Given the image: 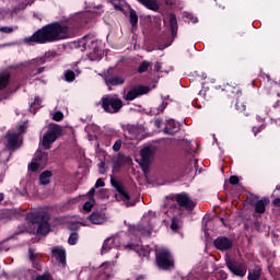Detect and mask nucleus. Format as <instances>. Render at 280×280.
Wrapping results in <instances>:
<instances>
[{"label": "nucleus", "instance_id": "40", "mask_svg": "<svg viewBox=\"0 0 280 280\" xmlns=\"http://www.w3.org/2000/svg\"><path fill=\"white\" fill-rule=\"evenodd\" d=\"M43 167L34 158L31 163H28L30 172H38Z\"/></svg>", "mask_w": 280, "mask_h": 280}, {"label": "nucleus", "instance_id": "26", "mask_svg": "<svg viewBox=\"0 0 280 280\" xmlns=\"http://www.w3.org/2000/svg\"><path fill=\"white\" fill-rule=\"evenodd\" d=\"M115 246V238L113 237H108L104 241L102 249H101V254L102 255H106V253H108V250H112V248Z\"/></svg>", "mask_w": 280, "mask_h": 280}, {"label": "nucleus", "instance_id": "63", "mask_svg": "<svg viewBox=\"0 0 280 280\" xmlns=\"http://www.w3.org/2000/svg\"><path fill=\"white\" fill-rule=\"evenodd\" d=\"M276 190L280 191V186L279 185L276 186Z\"/></svg>", "mask_w": 280, "mask_h": 280}, {"label": "nucleus", "instance_id": "19", "mask_svg": "<svg viewBox=\"0 0 280 280\" xmlns=\"http://www.w3.org/2000/svg\"><path fill=\"white\" fill-rule=\"evenodd\" d=\"M42 167H45L49 161V153L38 149L33 158Z\"/></svg>", "mask_w": 280, "mask_h": 280}, {"label": "nucleus", "instance_id": "4", "mask_svg": "<svg viewBox=\"0 0 280 280\" xmlns=\"http://www.w3.org/2000/svg\"><path fill=\"white\" fill-rule=\"evenodd\" d=\"M155 266L159 270H172L175 266L174 255L170 249H159L155 252Z\"/></svg>", "mask_w": 280, "mask_h": 280}, {"label": "nucleus", "instance_id": "55", "mask_svg": "<svg viewBox=\"0 0 280 280\" xmlns=\"http://www.w3.org/2000/svg\"><path fill=\"white\" fill-rule=\"evenodd\" d=\"M161 67H162V65H161V62H155V65H154V71H156V73H159L160 71H161Z\"/></svg>", "mask_w": 280, "mask_h": 280}, {"label": "nucleus", "instance_id": "24", "mask_svg": "<svg viewBox=\"0 0 280 280\" xmlns=\"http://www.w3.org/2000/svg\"><path fill=\"white\" fill-rule=\"evenodd\" d=\"M170 27L172 37L175 38L176 34H178V20H176V14H170Z\"/></svg>", "mask_w": 280, "mask_h": 280}, {"label": "nucleus", "instance_id": "52", "mask_svg": "<svg viewBox=\"0 0 280 280\" xmlns=\"http://www.w3.org/2000/svg\"><path fill=\"white\" fill-rule=\"evenodd\" d=\"M220 277L219 280H228L229 279V273H226L224 270H221L219 272Z\"/></svg>", "mask_w": 280, "mask_h": 280}, {"label": "nucleus", "instance_id": "64", "mask_svg": "<svg viewBox=\"0 0 280 280\" xmlns=\"http://www.w3.org/2000/svg\"><path fill=\"white\" fill-rule=\"evenodd\" d=\"M253 132H255V135H257V128H253Z\"/></svg>", "mask_w": 280, "mask_h": 280}, {"label": "nucleus", "instance_id": "38", "mask_svg": "<svg viewBox=\"0 0 280 280\" xmlns=\"http://www.w3.org/2000/svg\"><path fill=\"white\" fill-rule=\"evenodd\" d=\"M78 240H80V235L78 234V232H72L70 233V236L68 238V244L70 246H75V244H78Z\"/></svg>", "mask_w": 280, "mask_h": 280}, {"label": "nucleus", "instance_id": "42", "mask_svg": "<svg viewBox=\"0 0 280 280\" xmlns=\"http://www.w3.org/2000/svg\"><path fill=\"white\" fill-rule=\"evenodd\" d=\"M247 202L250 207H253L258 200H259V196L255 195V194H249L247 195Z\"/></svg>", "mask_w": 280, "mask_h": 280}, {"label": "nucleus", "instance_id": "34", "mask_svg": "<svg viewBox=\"0 0 280 280\" xmlns=\"http://www.w3.org/2000/svg\"><path fill=\"white\" fill-rule=\"evenodd\" d=\"M129 21L132 27H137L139 23V15H137V11H135V9H130L129 11Z\"/></svg>", "mask_w": 280, "mask_h": 280}, {"label": "nucleus", "instance_id": "9", "mask_svg": "<svg viewBox=\"0 0 280 280\" xmlns=\"http://www.w3.org/2000/svg\"><path fill=\"white\" fill-rule=\"evenodd\" d=\"M104 80L107 86H121L126 83V78L113 73V69L107 70Z\"/></svg>", "mask_w": 280, "mask_h": 280}, {"label": "nucleus", "instance_id": "8", "mask_svg": "<svg viewBox=\"0 0 280 280\" xmlns=\"http://www.w3.org/2000/svg\"><path fill=\"white\" fill-rule=\"evenodd\" d=\"M173 199L177 202L179 209H185L189 213L196 209V202L187 192H179L173 196Z\"/></svg>", "mask_w": 280, "mask_h": 280}, {"label": "nucleus", "instance_id": "47", "mask_svg": "<svg viewBox=\"0 0 280 280\" xmlns=\"http://www.w3.org/2000/svg\"><path fill=\"white\" fill-rule=\"evenodd\" d=\"M95 202L93 201H86L84 205H83V210L86 211L89 213V211H91V209H93Z\"/></svg>", "mask_w": 280, "mask_h": 280}, {"label": "nucleus", "instance_id": "11", "mask_svg": "<svg viewBox=\"0 0 280 280\" xmlns=\"http://www.w3.org/2000/svg\"><path fill=\"white\" fill-rule=\"evenodd\" d=\"M125 248L129 250H133L135 253H137L139 257H144L145 259H150V253H152V249L150 248V246L139 245L135 243L125 245Z\"/></svg>", "mask_w": 280, "mask_h": 280}, {"label": "nucleus", "instance_id": "48", "mask_svg": "<svg viewBox=\"0 0 280 280\" xmlns=\"http://www.w3.org/2000/svg\"><path fill=\"white\" fill-rule=\"evenodd\" d=\"M121 139H117L113 145L114 152H119L121 150Z\"/></svg>", "mask_w": 280, "mask_h": 280}, {"label": "nucleus", "instance_id": "60", "mask_svg": "<svg viewBox=\"0 0 280 280\" xmlns=\"http://www.w3.org/2000/svg\"><path fill=\"white\" fill-rule=\"evenodd\" d=\"M136 280H145V276H138Z\"/></svg>", "mask_w": 280, "mask_h": 280}, {"label": "nucleus", "instance_id": "10", "mask_svg": "<svg viewBox=\"0 0 280 280\" xmlns=\"http://www.w3.org/2000/svg\"><path fill=\"white\" fill-rule=\"evenodd\" d=\"M150 93V86L147 85H138L129 90L125 96L126 102H132L140 97V95H148Z\"/></svg>", "mask_w": 280, "mask_h": 280}, {"label": "nucleus", "instance_id": "7", "mask_svg": "<svg viewBox=\"0 0 280 280\" xmlns=\"http://www.w3.org/2000/svg\"><path fill=\"white\" fill-rule=\"evenodd\" d=\"M225 266L230 272L234 275V277H240L241 279H244V277H246V272L248 271L246 264L229 257L225 259Z\"/></svg>", "mask_w": 280, "mask_h": 280}, {"label": "nucleus", "instance_id": "20", "mask_svg": "<svg viewBox=\"0 0 280 280\" xmlns=\"http://www.w3.org/2000/svg\"><path fill=\"white\" fill-rule=\"evenodd\" d=\"M112 272H113V267L110 265V261L103 262L100 270V279L101 280L110 279Z\"/></svg>", "mask_w": 280, "mask_h": 280}, {"label": "nucleus", "instance_id": "36", "mask_svg": "<svg viewBox=\"0 0 280 280\" xmlns=\"http://www.w3.org/2000/svg\"><path fill=\"white\" fill-rule=\"evenodd\" d=\"M43 107V100H40L38 96L34 98V102L31 104V110L33 108L34 115H36V109Z\"/></svg>", "mask_w": 280, "mask_h": 280}, {"label": "nucleus", "instance_id": "61", "mask_svg": "<svg viewBox=\"0 0 280 280\" xmlns=\"http://www.w3.org/2000/svg\"><path fill=\"white\" fill-rule=\"evenodd\" d=\"M3 198H4L3 192H0V202H3Z\"/></svg>", "mask_w": 280, "mask_h": 280}, {"label": "nucleus", "instance_id": "6", "mask_svg": "<svg viewBox=\"0 0 280 280\" xmlns=\"http://www.w3.org/2000/svg\"><path fill=\"white\" fill-rule=\"evenodd\" d=\"M58 137H62V126L50 125L49 130L44 133L42 139L44 150H50L51 145L58 140Z\"/></svg>", "mask_w": 280, "mask_h": 280}, {"label": "nucleus", "instance_id": "16", "mask_svg": "<svg viewBox=\"0 0 280 280\" xmlns=\"http://www.w3.org/2000/svg\"><path fill=\"white\" fill-rule=\"evenodd\" d=\"M180 130V124L176 122V120L174 119H168L166 121V126L163 130L164 135H171L172 137H174V135L176 132H179Z\"/></svg>", "mask_w": 280, "mask_h": 280}, {"label": "nucleus", "instance_id": "62", "mask_svg": "<svg viewBox=\"0 0 280 280\" xmlns=\"http://www.w3.org/2000/svg\"><path fill=\"white\" fill-rule=\"evenodd\" d=\"M220 222H222L223 226H226V223H224V218H220Z\"/></svg>", "mask_w": 280, "mask_h": 280}, {"label": "nucleus", "instance_id": "31", "mask_svg": "<svg viewBox=\"0 0 280 280\" xmlns=\"http://www.w3.org/2000/svg\"><path fill=\"white\" fill-rule=\"evenodd\" d=\"M51 176H54V174L51 173V171H44L40 175H39V183L42 185H49V178H51Z\"/></svg>", "mask_w": 280, "mask_h": 280}, {"label": "nucleus", "instance_id": "27", "mask_svg": "<svg viewBox=\"0 0 280 280\" xmlns=\"http://www.w3.org/2000/svg\"><path fill=\"white\" fill-rule=\"evenodd\" d=\"M90 40H91V36L85 35L77 42V47L81 49V51H86L89 49Z\"/></svg>", "mask_w": 280, "mask_h": 280}, {"label": "nucleus", "instance_id": "32", "mask_svg": "<svg viewBox=\"0 0 280 280\" xmlns=\"http://www.w3.org/2000/svg\"><path fill=\"white\" fill-rule=\"evenodd\" d=\"M124 131L128 132L130 137H137V135H139V127L135 125H127L125 126Z\"/></svg>", "mask_w": 280, "mask_h": 280}, {"label": "nucleus", "instance_id": "25", "mask_svg": "<svg viewBox=\"0 0 280 280\" xmlns=\"http://www.w3.org/2000/svg\"><path fill=\"white\" fill-rule=\"evenodd\" d=\"M261 272H262L261 267L255 266L253 269L248 270L247 279L248 280H259V279H261Z\"/></svg>", "mask_w": 280, "mask_h": 280}, {"label": "nucleus", "instance_id": "15", "mask_svg": "<svg viewBox=\"0 0 280 280\" xmlns=\"http://www.w3.org/2000/svg\"><path fill=\"white\" fill-rule=\"evenodd\" d=\"M91 224H104L106 222V212L104 210H95L89 215Z\"/></svg>", "mask_w": 280, "mask_h": 280}, {"label": "nucleus", "instance_id": "33", "mask_svg": "<svg viewBox=\"0 0 280 280\" xmlns=\"http://www.w3.org/2000/svg\"><path fill=\"white\" fill-rule=\"evenodd\" d=\"M130 161H132L130 158L126 155H119L115 161V165L116 167H124V165L128 164Z\"/></svg>", "mask_w": 280, "mask_h": 280}, {"label": "nucleus", "instance_id": "30", "mask_svg": "<svg viewBox=\"0 0 280 280\" xmlns=\"http://www.w3.org/2000/svg\"><path fill=\"white\" fill-rule=\"evenodd\" d=\"M10 73H0V91L8 89V85L10 84Z\"/></svg>", "mask_w": 280, "mask_h": 280}, {"label": "nucleus", "instance_id": "39", "mask_svg": "<svg viewBox=\"0 0 280 280\" xmlns=\"http://www.w3.org/2000/svg\"><path fill=\"white\" fill-rule=\"evenodd\" d=\"M63 75L66 82H73L75 80V72L73 70H66Z\"/></svg>", "mask_w": 280, "mask_h": 280}, {"label": "nucleus", "instance_id": "12", "mask_svg": "<svg viewBox=\"0 0 280 280\" xmlns=\"http://www.w3.org/2000/svg\"><path fill=\"white\" fill-rule=\"evenodd\" d=\"M213 246L214 248H217V250H221L222 253H224L233 248V240L226 236H219L213 241Z\"/></svg>", "mask_w": 280, "mask_h": 280}, {"label": "nucleus", "instance_id": "57", "mask_svg": "<svg viewBox=\"0 0 280 280\" xmlns=\"http://www.w3.org/2000/svg\"><path fill=\"white\" fill-rule=\"evenodd\" d=\"M163 124V121L161 119H155L154 120V126L155 128H161V125Z\"/></svg>", "mask_w": 280, "mask_h": 280}, {"label": "nucleus", "instance_id": "1", "mask_svg": "<svg viewBox=\"0 0 280 280\" xmlns=\"http://www.w3.org/2000/svg\"><path fill=\"white\" fill-rule=\"evenodd\" d=\"M82 26L79 16L70 18L65 21L51 22L37 30L32 36L25 37L26 45H47V43H59L75 38Z\"/></svg>", "mask_w": 280, "mask_h": 280}, {"label": "nucleus", "instance_id": "50", "mask_svg": "<svg viewBox=\"0 0 280 280\" xmlns=\"http://www.w3.org/2000/svg\"><path fill=\"white\" fill-rule=\"evenodd\" d=\"M240 184V177L236 175L230 176V185H238Z\"/></svg>", "mask_w": 280, "mask_h": 280}, {"label": "nucleus", "instance_id": "51", "mask_svg": "<svg viewBox=\"0 0 280 280\" xmlns=\"http://www.w3.org/2000/svg\"><path fill=\"white\" fill-rule=\"evenodd\" d=\"M106 185V183H104V179L98 178L94 185V188L97 189L100 187H104Z\"/></svg>", "mask_w": 280, "mask_h": 280}, {"label": "nucleus", "instance_id": "5", "mask_svg": "<svg viewBox=\"0 0 280 280\" xmlns=\"http://www.w3.org/2000/svg\"><path fill=\"white\" fill-rule=\"evenodd\" d=\"M101 107L105 113H109V115H115L124 108V101L117 96H113L110 94L104 95L101 98Z\"/></svg>", "mask_w": 280, "mask_h": 280}, {"label": "nucleus", "instance_id": "59", "mask_svg": "<svg viewBox=\"0 0 280 280\" xmlns=\"http://www.w3.org/2000/svg\"><path fill=\"white\" fill-rule=\"evenodd\" d=\"M98 167H100V170H104V167H106V162H101L98 164Z\"/></svg>", "mask_w": 280, "mask_h": 280}, {"label": "nucleus", "instance_id": "14", "mask_svg": "<svg viewBox=\"0 0 280 280\" xmlns=\"http://www.w3.org/2000/svg\"><path fill=\"white\" fill-rule=\"evenodd\" d=\"M140 156L142 159V165L150 167V163H152V156H154V150H152L151 147H144L140 151Z\"/></svg>", "mask_w": 280, "mask_h": 280}, {"label": "nucleus", "instance_id": "3", "mask_svg": "<svg viewBox=\"0 0 280 280\" xmlns=\"http://www.w3.org/2000/svg\"><path fill=\"white\" fill-rule=\"evenodd\" d=\"M221 95L223 97H236V110H238V113H244L245 117H248V115H250V113L246 112V104H248V102L244 100V97H242V90L240 89V86L225 84L221 90Z\"/></svg>", "mask_w": 280, "mask_h": 280}, {"label": "nucleus", "instance_id": "53", "mask_svg": "<svg viewBox=\"0 0 280 280\" xmlns=\"http://www.w3.org/2000/svg\"><path fill=\"white\" fill-rule=\"evenodd\" d=\"M68 229H69V231H78V229H80V226L78 225V223H70Z\"/></svg>", "mask_w": 280, "mask_h": 280}, {"label": "nucleus", "instance_id": "58", "mask_svg": "<svg viewBox=\"0 0 280 280\" xmlns=\"http://www.w3.org/2000/svg\"><path fill=\"white\" fill-rule=\"evenodd\" d=\"M129 231L130 233H135V231H139V228L133 225L129 228Z\"/></svg>", "mask_w": 280, "mask_h": 280}, {"label": "nucleus", "instance_id": "54", "mask_svg": "<svg viewBox=\"0 0 280 280\" xmlns=\"http://www.w3.org/2000/svg\"><path fill=\"white\" fill-rule=\"evenodd\" d=\"M43 71H45V67L37 68L35 70V72H33V75H40V73H43Z\"/></svg>", "mask_w": 280, "mask_h": 280}, {"label": "nucleus", "instance_id": "18", "mask_svg": "<svg viewBox=\"0 0 280 280\" xmlns=\"http://www.w3.org/2000/svg\"><path fill=\"white\" fill-rule=\"evenodd\" d=\"M88 49L90 51V54H89L90 60H97V54L100 51V46L97 45V40L90 37V42L88 44Z\"/></svg>", "mask_w": 280, "mask_h": 280}, {"label": "nucleus", "instance_id": "22", "mask_svg": "<svg viewBox=\"0 0 280 280\" xmlns=\"http://www.w3.org/2000/svg\"><path fill=\"white\" fill-rule=\"evenodd\" d=\"M19 148V135L8 133L7 135V149L10 151L16 150Z\"/></svg>", "mask_w": 280, "mask_h": 280}, {"label": "nucleus", "instance_id": "44", "mask_svg": "<svg viewBox=\"0 0 280 280\" xmlns=\"http://www.w3.org/2000/svg\"><path fill=\"white\" fill-rule=\"evenodd\" d=\"M35 280H54V277H51V273L45 272L43 275H38Z\"/></svg>", "mask_w": 280, "mask_h": 280}, {"label": "nucleus", "instance_id": "23", "mask_svg": "<svg viewBox=\"0 0 280 280\" xmlns=\"http://www.w3.org/2000/svg\"><path fill=\"white\" fill-rule=\"evenodd\" d=\"M141 5H144L148 10H152L153 12H159V2L156 0H137Z\"/></svg>", "mask_w": 280, "mask_h": 280}, {"label": "nucleus", "instance_id": "45", "mask_svg": "<svg viewBox=\"0 0 280 280\" xmlns=\"http://www.w3.org/2000/svg\"><path fill=\"white\" fill-rule=\"evenodd\" d=\"M0 32L2 34H13L14 33V27H12V26H0Z\"/></svg>", "mask_w": 280, "mask_h": 280}, {"label": "nucleus", "instance_id": "2", "mask_svg": "<svg viewBox=\"0 0 280 280\" xmlns=\"http://www.w3.org/2000/svg\"><path fill=\"white\" fill-rule=\"evenodd\" d=\"M26 220L31 222V224H36L37 229L35 233L37 235H47L49 231H51V225H49V220H51V215L49 212H30L26 214Z\"/></svg>", "mask_w": 280, "mask_h": 280}, {"label": "nucleus", "instance_id": "21", "mask_svg": "<svg viewBox=\"0 0 280 280\" xmlns=\"http://www.w3.org/2000/svg\"><path fill=\"white\" fill-rule=\"evenodd\" d=\"M268 205H270V199L268 197H264L261 199H259L253 207H254V211L255 213H266V207H268Z\"/></svg>", "mask_w": 280, "mask_h": 280}, {"label": "nucleus", "instance_id": "56", "mask_svg": "<svg viewBox=\"0 0 280 280\" xmlns=\"http://www.w3.org/2000/svg\"><path fill=\"white\" fill-rule=\"evenodd\" d=\"M272 206L273 207H280V198L277 197L273 201H272Z\"/></svg>", "mask_w": 280, "mask_h": 280}, {"label": "nucleus", "instance_id": "43", "mask_svg": "<svg viewBox=\"0 0 280 280\" xmlns=\"http://www.w3.org/2000/svg\"><path fill=\"white\" fill-rule=\"evenodd\" d=\"M96 197H98L101 200H105V198H108V190L105 188H101L96 191Z\"/></svg>", "mask_w": 280, "mask_h": 280}, {"label": "nucleus", "instance_id": "29", "mask_svg": "<svg viewBox=\"0 0 280 280\" xmlns=\"http://www.w3.org/2000/svg\"><path fill=\"white\" fill-rule=\"evenodd\" d=\"M182 226L183 220H180V217H173L171 222V230H173L174 233H178Z\"/></svg>", "mask_w": 280, "mask_h": 280}, {"label": "nucleus", "instance_id": "17", "mask_svg": "<svg viewBox=\"0 0 280 280\" xmlns=\"http://www.w3.org/2000/svg\"><path fill=\"white\" fill-rule=\"evenodd\" d=\"M110 184L112 187H114V189L117 191V194H119V196H122V198H125L126 200H130V194L126 191V189L124 188V184H121V182L112 178Z\"/></svg>", "mask_w": 280, "mask_h": 280}, {"label": "nucleus", "instance_id": "13", "mask_svg": "<svg viewBox=\"0 0 280 280\" xmlns=\"http://www.w3.org/2000/svg\"><path fill=\"white\" fill-rule=\"evenodd\" d=\"M51 255L55 257L56 261L65 268L67 266V249L62 246H56L51 249Z\"/></svg>", "mask_w": 280, "mask_h": 280}, {"label": "nucleus", "instance_id": "49", "mask_svg": "<svg viewBox=\"0 0 280 280\" xmlns=\"http://www.w3.org/2000/svg\"><path fill=\"white\" fill-rule=\"evenodd\" d=\"M88 198L91 202H95V187H92L88 192Z\"/></svg>", "mask_w": 280, "mask_h": 280}, {"label": "nucleus", "instance_id": "37", "mask_svg": "<svg viewBox=\"0 0 280 280\" xmlns=\"http://www.w3.org/2000/svg\"><path fill=\"white\" fill-rule=\"evenodd\" d=\"M167 104H168L167 102L163 101L159 105V107L152 109L153 115H161V113H164L165 108H167Z\"/></svg>", "mask_w": 280, "mask_h": 280}, {"label": "nucleus", "instance_id": "35", "mask_svg": "<svg viewBox=\"0 0 280 280\" xmlns=\"http://www.w3.org/2000/svg\"><path fill=\"white\" fill-rule=\"evenodd\" d=\"M151 67H152V62L148 60H143L140 62L137 71L138 73H145V71H148V69H150Z\"/></svg>", "mask_w": 280, "mask_h": 280}, {"label": "nucleus", "instance_id": "41", "mask_svg": "<svg viewBox=\"0 0 280 280\" xmlns=\"http://www.w3.org/2000/svg\"><path fill=\"white\" fill-rule=\"evenodd\" d=\"M54 58H56V51H47L44 58H40L42 65H45L46 60L50 62V60H54Z\"/></svg>", "mask_w": 280, "mask_h": 280}, {"label": "nucleus", "instance_id": "28", "mask_svg": "<svg viewBox=\"0 0 280 280\" xmlns=\"http://www.w3.org/2000/svg\"><path fill=\"white\" fill-rule=\"evenodd\" d=\"M28 259L33 264V268L35 270H40V264H38V255L34 253V248L28 249Z\"/></svg>", "mask_w": 280, "mask_h": 280}, {"label": "nucleus", "instance_id": "46", "mask_svg": "<svg viewBox=\"0 0 280 280\" xmlns=\"http://www.w3.org/2000/svg\"><path fill=\"white\" fill-rule=\"evenodd\" d=\"M52 119L54 121H62V119H65V114H62V112H56Z\"/></svg>", "mask_w": 280, "mask_h": 280}]
</instances>
